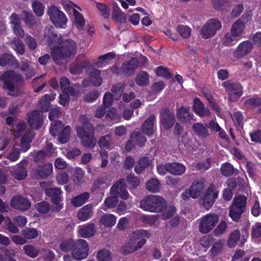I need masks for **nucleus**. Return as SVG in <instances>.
I'll use <instances>...</instances> for the list:
<instances>
[{
	"label": "nucleus",
	"instance_id": "obj_1",
	"mask_svg": "<svg viewBox=\"0 0 261 261\" xmlns=\"http://www.w3.org/2000/svg\"><path fill=\"white\" fill-rule=\"evenodd\" d=\"M79 121L82 124L76 127L78 137L81 139L82 145L88 148H93L96 145L97 140L94 137V127L89 122L87 116L81 115L79 117Z\"/></svg>",
	"mask_w": 261,
	"mask_h": 261
},
{
	"label": "nucleus",
	"instance_id": "obj_2",
	"mask_svg": "<svg viewBox=\"0 0 261 261\" xmlns=\"http://www.w3.org/2000/svg\"><path fill=\"white\" fill-rule=\"evenodd\" d=\"M76 44L71 39L60 41L58 45L54 46L51 49V57L57 64H60L61 60L74 56L76 51Z\"/></svg>",
	"mask_w": 261,
	"mask_h": 261
},
{
	"label": "nucleus",
	"instance_id": "obj_3",
	"mask_svg": "<svg viewBox=\"0 0 261 261\" xmlns=\"http://www.w3.org/2000/svg\"><path fill=\"white\" fill-rule=\"evenodd\" d=\"M140 208L145 211L159 213L167 207V202L162 197L158 195H148L144 198L140 203Z\"/></svg>",
	"mask_w": 261,
	"mask_h": 261
},
{
	"label": "nucleus",
	"instance_id": "obj_4",
	"mask_svg": "<svg viewBox=\"0 0 261 261\" xmlns=\"http://www.w3.org/2000/svg\"><path fill=\"white\" fill-rule=\"evenodd\" d=\"M247 198L245 195L235 196L229 207L228 216L232 220L238 222L245 210Z\"/></svg>",
	"mask_w": 261,
	"mask_h": 261
},
{
	"label": "nucleus",
	"instance_id": "obj_5",
	"mask_svg": "<svg viewBox=\"0 0 261 261\" xmlns=\"http://www.w3.org/2000/svg\"><path fill=\"white\" fill-rule=\"evenodd\" d=\"M0 81L3 83L2 87L4 89L13 92L15 90V83H21L23 80L21 74L10 70L3 73L0 76Z\"/></svg>",
	"mask_w": 261,
	"mask_h": 261
},
{
	"label": "nucleus",
	"instance_id": "obj_6",
	"mask_svg": "<svg viewBox=\"0 0 261 261\" xmlns=\"http://www.w3.org/2000/svg\"><path fill=\"white\" fill-rule=\"evenodd\" d=\"M222 86L228 93V99L231 101H238L243 95V87L239 82L227 80L223 82Z\"/></svg>",
	"mask_w": 261,
	"mask_h": 261
},
{
	"label": "nucleus",
	"instance_id": "obj_7",
	"mask_svg": "<svg viewBox=\"0 0 261 261\" xmlns=\"http://www.w3.org/2000/svg\"><path fill=\"white\" fill-rule=\"evenodd\" d=\"M47 14L49 19L56 28H65L67 18L65 14L58 8L51 5L48 8Z\"/></svg>",
	"mask_w": 261,
	"mask_h": 261
},
{
	"label": "nucleus",
	"instance_id": "obj_8",
	"mask_svg": "<svg viewBox=\"0 0 261 261\" xmlns=\"http://www.w3.org/2000/svg\"><path fill=\"white\" fill-rule=\"evenodd\" d=\"M221 27V22L219 19L211 18L202 27L200 31L201 36L205 39L212 38Z\"/></svg>",
	"mask_w": 261,
	"mask_h": 261
},
{
	"label": "nucleus",
	"instance_id": "obj_9",
	"mask_svg": "<svg viewBox=\"0 0 261 261\" xmlns=\"http://www.w3.org/2000/svg\"><path fill=\"white\" fill-rule=\"evenodd\" d=\"M88 251L89 246L87 241L84 239H77L75 240L72 255L74 259L82 260L87 257Z\"/></svg>",
	"mask_w": 261,
	"mask_h": 261
},
{
	"label": "nucleus",
	"instance_id": "obj_10",
	"mask_svg": "<svg viewBox=\"0 0 261 261\" xmlns=\"http://www.w3.org/2000/svg\"><path fill=\"white\" fill-rule=\"evenodd\" d=\"M175 122V117L174 112L168 108L162 109L160 113V123L166 129L171 128Z\"/></svg>",
	"mask_w": 261,
	"mask_h": 261
},
{
	"label": "nucleus",
	"instance_id": "obj_11",
	"mask_svg": "<svg viewBox=\"0 0 261 261\" xmlns=\"http://www.w3.org/2000/svg\"><path fill=\"white\" fill-rule=\"evenodd\" d=\"M219 220L216 214H208L203 217L199 224V231L203 234L210 232Z\"/></svg>",
	"mask_w": 261,
	"mask_h": 261
},
{
	"label": "nucleus",
	"instance_id": "obj_12",
	"mask_svg": "<svg viewBox=\"0 0 261 261\" xmlns=\"http://www.w3.org/2000/svg\"><path fill=\"white\" fill-rule=\"evenodd\" d=\"M219 192V190L213 184L209 186L202 197L203 205L205 208L208 210L212 206L218 197Z\"/></svg>",
	"mask_w": 261,
	"mask_h": 261
},
{
	"label": "nucleus",
	"instance_id": "obj_13",
	"mask_svg": "<svg viewBox=\"0 0 261 261\" xmlns=\"http://www.w3.org/2000/svg\"><path fill=\"white\" fill-rule=\"evenodd\" d=\"M204 188V181L202 180H195L189 188V192H183L181 194L182 198L186 200L189 196L193 198H198Z\"/></svg>",
	"mask_w": 261,
	"mask_h": 261
},
{
	"label": "nucleus",
	"instance_id": "obj_14",
	"mask_svg": "<svg viewBox=\"0 0 261 261\" xmlns=\"http://www.w3.org/2000/svg\"><path fill=\"white\" fill-rule=\"evenodd\" d=\"M176 117L183 123L190 124L192 120H196L195 116L188 106H181L176 110Z\"/></svg>",
	"mask_w": 261,
	"mask_h": 261
},
{
	"label": "nucleus",
	"instance_id": "obj_15",
	"mask_svg": "<svg viewBox=\"0 0 261 261\" xmlns=\"http://www.w3.org/2000/svg\"><path fill=\"white\" fill-rule=\"evenodd\" d=\"M28 116V122L31 129H39L43 123V115L38 110H33Z\"/></svg>",
	"mask_w": 261,
	"mask_h": 261
},
{
	"label": "nucleus",
	"instance_id": "obj_16",
	"mask_svg": "<svg viewBox=\"0 0 261 261\" xmlns=\"http://www.w3.org/2000/svg\"><path fill=\"white\" fill-rule=\"evenodd\" d=\"M139 65V60L135 57L132 58L129 60L122 64L121 72L126 76L134 74Z\"/></svg>",
	"mask_w": 261,
	"mask_h": 261
},
{
	"label": "nucleus",
	"instance_id": "obj_17",
	"mask_svg": "<svg viewBox=\"0 0 261 261\" xmlns=\"http://www.w3.org/2000/svg\"><path fill=\"white\" fill-rule=\"evenodd\" d=\"M11 206L15 209L26 211L31 206L30 202L20 195L14 196L11 201Z\"/></svg>",
	"mask_w": 261,
	"mask_h": 261
},
{
	"label": "nucleus",
	"instance_id": "obj_18",
	"mask_svg": "<svg viewBox=\"0 0 261 261\" xmlns=\"http://www.w3.org/2000/svg\"><path fill=\"white\" fill-rule=\"evenodd\" d=\"M253 47V44L249 41L246 40L239 44L234 54L238 58H242L248 55L252 51Z\"/></svg>",
	"mask_w": 261,
	"mask_h": 261
},
{
	"label": "nucleus",
	"instance_id": "obj_19",
	"mask_svg": "<svg viewBox=\"0 0 261 261\" xmlns=\"http://www.w3.org/2000/svg\"><path fill=\"white\" fill-rule=\"evenodd\" d=\"M93 204L89 203L80 208L77 213V219L84 222L90 219L93 215Z\"/></svg>",
	"mask_w": 261,
	"mask_h": 261
},
{
	"label": "nucleus",
	"instance_id": "obj_20",
	"mask_svg": "<svg viewBox=\"0 0 261 261\" xmlns=\"http://www.w3.org/2000/svg\"><path fill=\"white\" fill-rule=\"evenodd\" d=\"M155 121V116L151 114L143 123L141 126V130L143 134L148 137L152 136L154 134L153 127Z\"/></svg>",
	"mask_w": 261,
	"mask_h": 261
},
{
	"label": "nucleus",
	"instance_id": "obj_21",
	"mask_svg": "<svg viewBox=\"0 0 261 261\" xmlns=\"http://www.w3.org/2000/svg\"><path fill=\"white\" fill-rule=\"evenodd\" d=\"M53 165L51 163H43L39 165L35 170V174L36 178H44L48 177L53 171Z\"/></svg>",
	"mask_w": 261,
	"mask_h": 261
},
{
	"label": "nucleus",
	"instance_id": "obj_22",
	"mask_svg": "<svg viewBox=\"0 0 261 261\" xmlns=\"http://www.w3.org/2000/svg\"><path fill=\"white\" fill-rule=\"evenodd\" d=\"M15 68L19 69L21 71L27 72L25 75L28 79L31 78L35 74V71L34 69L30 68V61L27 59L23 58L20 62H18V65L15 64Z\"/></svg>",
	"mask_w": 261,
	"mask_h": 261
},
{
	"label": "nucleus",
	"instance_id": "obj_23",
	"mask_svg": "<svg viewBox=\"0 0 261 261\" xmlns=\"http://www.w3.org/2000/svg\"><path fill=\"white\" fill-rule=\"evenodd\" d=\"M192 128L195 134L200 139H205L210 135L206 123L204 125L200 122L195 123L193 125Z\"/></svg>",
	"mask_w": 261,
	"mask_h": 261
},
{
	"label": "nucleus",
	"instance_id": "obj_24",
	"mask_svg": "<svg viewBox=\"0 0 261 261\" xmlns=\"http://www.w3.org/2000/svg\"><path fill=\"white\" fill-rule=\"evenodd\" d=\"M193 109L195 113L200 116H209L211 114L210 109L204 108L202 102L197 97L194 99Z\"/></svg>",
	"mask_w": 261,
	"mask_h": 261
},
{
	"label": "nucleus",
	"instance_id": "obj_25",
	"mask_svg": "<svg viewBox=\"0 0 261 261\" xmlns=\"http://www.w3.org/2000/svg\"><path fill=\"white\" fill-rule=\"evenodd\" d=\"M18 65V61L16 57L12 54L4 53L0 56V66L5 67L7 65L14 66Z\"/></svg>",
	"mask_w": 261,
	"mask_h": 261
},
{
	"label": "nucleus",
	"instance_id": "obj_26",
	"mask_svg": "<svg viewBox=\"0 0 261 261\" xmlns=\"http://www.w3.org/2000/svg\"><path fill=\"white\" fill-rule=\"evenodd\" d=\"M61 89L62 92H68L71 96H74L77 92L74 88L70 85L69 80L65 76H62L60 79Z\"/></svg>",
	"mask_w": 261,
	"mask_h": 261
},
{
	"label": "nucleus",
	"instance_id": "obj_27",
	"mask_svg": "<svg viewBox=\"0 0 261 261\" xmlns=\"http://www.w3.org/2000/svg\"><path fill=\"white\" fill-rule=\"evenodd\" d=\"M90 194L89 192H84L73 197L71 199V203L75 207H80L86 203L90 198Z\"/></svg>",
	"mask_w": 261,
	"mask_h": 261
},
{
	"label": "nucleus",
	"instance_id": "obj_28",
	"mask_svg": "<svg viewBox=\"0 0 261 261\" xmlns=\"http://www.w3.org/2000/svg\"><path fill=\"white\" fill-rule=\"evenodd\" d=\"M220 171L221 174L225 177H230L233 175H237L239 173V171L235 169L232 165L228 162H225L221 165Z\"/></svg>",
	"mask_w": 261,
	"mask_h": 261
},
{
	"label": "nucleus",
	"instance_id": "obj_29",
	"mask_svg": "<svg viewBox=\"0 0 261 261\" xmlns=\"http://www.w3.org/2000/svg\"><path fill=\"white\" fill-rule=\"evenodd\" d=\"M79 232L82 237L85 238L93 236L95 233L94 224L89 223L87 225L80 226Z\"/></svg>",
	"mask_w": 261,
	"mask_h": 261
},
{
	"label": "nucleus",
	"instance_id": "obj_30",
	"mask_svg": "<svg viewBox=\"0 0 261 261\" xmlns=\"http://www.w3.org/2000/svg\"><path fill=\"white\" fill-rule=\"evenodd\" d=\"M116 217L111 214H105L99 219V222L106 227H111L116 222Z\"/></svg>",
	"mask_w": 261,
	"mask_h": 261
},
{
	"label": "nucleus",
	"instance_id": "obj_31",
	"mask_svg": "<svg viewBox=\"0 0 261 261\" xmlns=\"http://www.w3.org/2000/svg\"><path fill=\"white\" fill-rule=\"evenodd\" d=\"M169 173L175 175H181L186 171V166L180 163H169Z\"/></svg>",
	"mask_w": 261,
	"mask_h": 261
},
{
	"label": "nucleus",
	"instance_id": "obj_32",
	"mask_svg": "<svg viewBox=\"0 0 261 261\" xmlns=\"http://www.w3.org/2000/svg\"><path fill=\"white\" fill-rule=\"evenodd\" d=\"M245 29V25L244 23L242 20L238 19L232 24L230 32L233 34L234 36L239 37L243 35Z\"/></svg>",
	"mask_w": 261,
	"mask_h": 261
},
{
	"label": "nucleus",
	"instance_id": "obj_33",
	"mask_svg": "<svg viewBox=\"0 0 261 261\" xmlns=\"http://www.w3.org/2000/svg\"><path fill=\"white\" fill-rule=\"evenodd\" d=\"M135 82L137 85L139 86H145L149 83V74L145 71H141L139 72L136 77Z\"/></svg>",
	"mask_w": 261,
	"mask_h": 261
},
{
	"label": "nucleus",
	"instance_id": "obj_34",
	"mask_svg": "<svg viewBox=\"0 0 261 261\" xmlns=\"http://www.w3.org/2000/svg\"><path fill=\"white\" fill-rule=\"evenodd\" d=\"M75 243V241L71 239L64 240L60 244V249L62 252L67 253L72 251Z\"/></svg>",
	"mask_w": 261,
	"mask_h": 261
},
{
	"label": "nucleus",
	"instance_id": "obj_35",
	"mask_svg": "<svg viewBox=\"0 0 261 261\" xmlns=\"http://www.w3.org/2000/svg\"><path fill=\"white\" fill-rule=\"evenodd\" d=\"M112 17L120 23L125 22L126 20L125 13L121 10L120 8L117 4L116 6L114 7L113 8Z\"/></svg>",
	"mask_w": 261,
	"mask_h": 261
},
{
	"label": "nucleus",
	"instance_id": "obj_36",
	"mask_svg": "<svg viewBox=\"0 0 261 261\" xmlns=\"http://www.w3.org/2000/svg\"><path fill=\"white\" fill-rule=\"evenodd\" d=\"M149 165V160L147 157H143L139 160L137 164L135 166L134 170L137 174H140Z\"/></svg>",
	"mask_w": 261,
	"mask_h": 261
},
{
	"label": "nucleus",
	"instance_id": "obj_37",
	"mask_svg": "<svg viewBox=\"0 0 261 261\" xmlns=\"http://www.w3.org/2000/svg\"><path fill=\"white\" fill-rule=\"evenodd\" d=\"M22 20L30 27H33L36 24V20L31 12L22 11L21 14Z\"/></svg>",
	"mask_w": 261,
	"mask_h": 261
},
{
	"label": "nucleus",
	"instance_id": "obj_38",
	"mask_svg": "<svg viewBox=\"0 0 261 261\" xmlns=\"http://www.w3.org/2000/svg\"><path fill=\"white\" fill-rule=\"evenodd\" d=\"M125 86L121 83L114 85L111 88L112 94L115 100H119L123 92Z\"/></svg>",
	"mask_w": 261,
	"mask_h": 261
},
{
	"label": "nucleus",
	"instance_id": "obj_39",
	"mask_svg": "<svg viewBox=\"0 0 261 261\" xmlns=\"http://www.w3.org/2000/svg\"><path fill=\"white\" fill-rule=\"evenodd\" d=\"M237 37L234 36L233 34L227 32L226 33L222 38L223 44L225 46H232L238 41Z\"/></svg>",
	"mask_w": 261,
	"mask_h": 261
},
{
	"label": "nucleus",
	"instance_id": "obj_40",
	"mask_svg": "<svg viewBox=\"0 0 261 261\" xmlns=\"http://www.w3.org/2000/svg\"><path fill=\"white\" fill-rule=\"evenodd\" d=\"M176 31L179 35L184 39H188L191 34V29L189 26L184 24H178L176 27Z\"/></svg>",
	"mask_w": 261,
	"mask_h": 261
},
{
	"label": "nucleus",
	"instance_id": "obj_41",
	"mask_svg": "<svg viewBox=\"0 0 261 261\" xmlns=\"http://www.w3.org/2000/svg\"><path fill=\"white\" fill-rule=\"evenodd\" d=\"M146 189L151 192H157L159 191L161 184L159 180L156 178H151L146 183Z\"/></svg>",
	"mask_w": 261,
	"mask_h": 261
},
{
	"label": "nucleus",
	"instance_id": "obj_42",
	"mask_svg": "<svg viewBox=\"0 0 261 261\" xmlns=\"http://www.w3.org/2000/svg\"><path fill=\"white\" fill-rule=\"evenodd\" d=\"M130 139L134 140L137 144L140 147H143L145 145V143L147 142L146 138L141 135L139 132H133L130 134Z\"/></svg>",
	"mask_w": 261,
	"mask_h": 261
},
{
	"label": "nucleus",
	"instance_id": "obj_43",
	"mask_svg": "<svg viewBox=\"0 0 261 261\" xmlns=\"http://www.w3.org/2000/svg\"><path fill=\"white\" fill-rule=\"evenodd\" d=\"M12 47L18 55H22L25 52V46L22 40L15 39L12 42Z\"/></svg>",
	"mask_w": 261,
	"mask_h": 261
},
{
	"label": "nucleus",
	"instance_id": "obj_44",
	"mask_svg": "<svg viewBox=\"0 0 261 261\" xmlns=\"http://www.w3.org/2000/svg\"><path fill=\"white\" fill-rule=\"evenodd\" d=\"M71 127L69 125H67L58 134V140L62 144L67 142L70 134Z\"/></svg>",
	"mask_w": 261,
	"mask_h": 261
},
{
	"label": "nucleus",
	"instance_id": "obj_45",
	"mask_svg": "<svg viewBox=\"0 0 261 261\" xmlns=\"http://www.w3.org/2000/svg\"><path fill=\"white\" fill-rule=\"evenodd\" d=\"M96 7L99 11L101 15L103 18L107 19L109 18L110 15V9L107 5L103 3L96 2Z\"/></svg>",
	"mask_w": 261,
	"mask_h": 261
},
{
	"label": "nucleus",
	"instance_id": "obj_46",
	"mask_svg": "<svg viewBox=\"0 0 261 261\" xmlns=\"http://www.w3.org/2000/svg\"><path fill=\"white\" fill-rule=\"evenodd\" d=\"M96 256L98 261H111L112 259L111 251L105 249L99 251Z\"/></svg>",
	"mask_w": 261,
	"mask_h": 261
},
{
	"label": "nucleus",
	"instance_id": "obj_47",
	"mask_svg": "<svg viewBox=\"0 0 261 261\" xmlns=\"http://www.w3.org/2000/svg\"><path fill=\"white\" fill-rule=\"evenodd\" d=\"M23 249L25 254L32 258L36 257L39 254V250L32 245H25Z\"/></svg>",
	"mask_w": 261,
	"mask_h": 261
},
{
	"label": "nucleus",
	"instance_id": "obj_48",
	"mask_svg": "<svg viewBox=\"0 0 261 261\" xmlns=\"http://www.w3.org/2000/svg\"><path fill=\"white\" fill-rule=\"evenodd\" d=\"M126 188V181L124 178H121L116 181L111 188V192L113 193H118L120 190Z\"/></svg>",
	"mask_w": 261,
	"mask_h": 261
},
{
	"label": "nucleus",
	"instance_id": "obj_49",
	"mask_svg": "<svg viewBox=\"0 0 261 261\" xmlns=\"http://www.w3.org/2000/svg\"><path fill=\"white\" fill-rule=\"evenodd\" d=\"M73 12L76 27L78 29L83 28L85 25V21L82 14L75 9L73 10Z\"/></svg>",
	"mask_w": 261,
	"mask_h": 261
},
{
	"label": "nucleus",
	"instance_id": "obj_50",
	"mask_svg": "<svg viewBox=\"0 0 261 261\" xmlns=\"http://www.w3.org/2000/svg\"><path fill=\"white\" fill-rule=\"evenodd\" d=\"M35 208L41 214H47L50 210V206L49 204L45 201H42L37 203L35 205Z\"/></svg>",
	"mask_w": 261,
	"mask_h": 261
},
{
	"label": "nucleus",
	"instance_id": "obj_51",
	"mask_svg": "<svg viewBox=\"0 0 261 261\" xmlns=\"http://www.w3.org/2000/svg\"><path fill=\"white\" fill-rule=\"evenodd\" d=\"M241 236L240 231L238 229L232 231L229 237L227 244L229 246L232 247L236 245Z\"/></svg>",
	"mask_w": 261,
	"mask_h": 261
},
{
	"label": "nucleus",
	"instance_id": "obj_52",
	"mask_svg": "<svg viewBox=\"0 0 261 261\" xmlns=\"http://www.w3.org/2000/svg\"><path fill=\"white\" fill-rule=\"evenodd\" d=\"M22 234L25 239L30 240L36 238L38 233L36 229L27 227L22 231Z\"/></svg>",
	"mask_w": 261,
	"mask_h": 261
},
{
	"label": "nucleus",
	"instance_id": "obj_53",
	"mask_svg": "<svg viewBox=\"0 0 261 261\" xmlns=\"http://www.w3.org/2000/svg\"><path fill=\"white\" fill-rule=\"evenodd\" d=\"M32 8L34 12L37 16L40 17L43 14L44 7L40 2L34 1L32 3Z\"/></svg>",
	"mask_w": 261,
	"mask_h": 261
},
{
	"label": "nucleus",
	"instance_id": "obj_54",
	"mask_svg": "<svg viewBox=\"0 0 261 261\" xmlns=\"http://www.w3.org/2000/svg\"><path fill=\"white\" fill-rule=\"evenodd\" d=\"M155 73L157 76H163L167 80H169L172 77V75L169 72L168 68H164L161 66L156 67Z\"/></svg>",
	"mask_w": 261,
	"mask_h": 261
},
{
	"label": "nucleus",
	"instance_id": "obj_55",
	"mask_svg": "<svg viewBox=\"0 0 261 261\" xmlns=\"http://www.w3.org/2000/svg\"><path fill=\"white\" fill-rule=\"evenodd\" d=\"M245 103L252 109H255L261 105V97L256 95L251 98L247 99L245 101Z\"/></svg>",
	"mask_w": 261,
	"mask_h": 261
},
{
	"label": "nucleus",
	"instance_id": "obj_56",
	"mask_svg": "<svg viewBox=\"0 0 261 261\" xmlns=\"http://www.w3.org/2000/svg\"><path fill=\"white\" fill-rule=\"evenodd\" d=\"M126 180L128 185L132 189L137 188L140 184L139 178L135 176L134 174H129L127 176Z\"/></svg>",
	"mask_w": 261,
	"mask_h": 261
},
{
	"label": "nucleus",
	"instance_id": "obj_57",
	"mask_svg": "<svg viewBox=\"0 0 261 261\" xmlns=\"http://www.w3.org/2000/svg\"><path fill=\"white\" fill-rule=\"evenodd\" d=\"M228 225L226 222H221L214 231L215 236L218 237L224 233Z\"/></svg>",
	"mask_w": 261,
	"mask_h": 261
},
{
	"label": "nucleus",
	"instance_id": "obj_58",
	"mask_svg": "<svg viewBox=\"0 0 261 261\" xmlns=\"http://www.w3.org/2000/svg\"><path fill=\"white\" fill-rule=\"evenodd\" d=\"M111 136L109 135H106L100 137L98 141V146L101 147H109L111 146Z\"/></svg>",
	"mask_w": 261,
	"mask_h": 261
},
{
	"label": "nucleus",
	"instance_id": "obj_59",
	"mask_svg": "<svg viewBox=\"0 0 261 261\" xmlns=\"http://www.w3.org/2000/svg\"><path fill=\"white\" fill-rule=\"evenodd\" d=\"M24 42L25 44L31 50H35L37 46V42L34 38L32 37L30 35H26Z\"/></svg>",
	"mask_w": 261,
	"mask_h": 261
},
{
	"label": "nucleus",
	"instance_id": "obj_60",
	"mask_svg": "<svg viewBox=\"0 0 261 261\" xmlns=\"http://www.w3.org/2000/svg\"><path fill=\"white\" fill-rule=\"evenodd\" d=\"M60 38L57 34L52 32H49L47 37L48 45L51 46L58 43Z\"/></svg>",
	"mask_w": 261,
	"mask_h": 261
},
{
	"label": "nucleus",
	"instance_id": "obj_61",
	"mask_svg": "<svg viewBox=\"0 0 261 261\" xmlns=\"http://www.w3.org/2000/svg\"><path fill=\"white\" fill-rule=\"evenodd\" d=\"M62 200V195H60L57 197L51 198V202L56 205L55 207L56 211L60 212L61 209L63 208V204L61 203Z\"/></svg>",
	"mask_w": 261,
	"mask_h": 261
},
{
	"label": "nucleus",
	"instance_id": "obj_62",
	"mask_svg": "<svg viewBox=\"0 0 261 261\" xmlns=\"http://www.w3.org/2000/svg\"><path fill=\"white\" fill-rule=\"evenodd\" d=\"M113 99L114 97L110 92L105 93L103 97V105L105 108H109L112 106Z\"/></svg>",
	"mask_w": 261,
	"mask_h": 261
},
{
	"label": "nucleus",
	"instance_id": "obj_63",
	"mask_svg": "<svg viewBox=\"0 0 261 261\" xmlns=\"http://www.w3.org/2000/svg\"><path fill=\"white\" fill-rule=\"evenodd\" d=\"M61 125L62 122L61 121H58L55 122L54 124H51L49 128L50 134L53 136H57L59 134Z\"/></svg>",
	"mask_w": 261,
	"mask_h": 261
},
{
	"label": "nucleus",
	"instance_id": "obj_64",
	"mask_svg": "<svg viewBox=\"0 0 261 261\" xmlns=\"http://www.w3.org/2000/svg\"><path fill=\"white\" fill-rule=\"evenodd\" d=\"M223 246L222 242L221 240H219L213 243V246L210 249V252H211L212 255L216 256L219 254Z\"/></svg>",
	"mask_w": 261,
	"mask_h": 261
}]
</instances>
